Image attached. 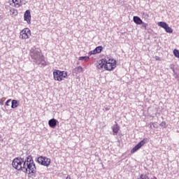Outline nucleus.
<instances>
[{"label": "nucleus", "instance_id": "9b49d317", "mask_svg": "<svg viewBox=\"0 0 179 179\" xmlns=\"http://www.w3.org/2000/svg\"><path fill=\"white\" fill-rule=\"evenodd\" d=\"M58 122V120H55V118L50 119L48 121V125L50 127V128H55L57 127V123Z\"/></svg>", "mask_w": 179, "mask_h": 179}, {"label": "nucleus", "instance_id": "20e7f679", "mask_svg": "<svg viewBox=\"0 0 179 179\" xmlns=\"http://www.w3.org/2000/svg\"><path fill=\"white\" fill-rule=\"evenodd\" d=\"M30 37H31V31L29 28H24L20 32V38L21 40H28Z\"/></svg>", "mask_w": 179, "mask_h": 179}, {"label": "nucleus", "instance_id": "2eb2a0df", "mask_svg": "<svg viewBox=\"0 0 179 179\" xmlns=\"http://www.w3.org/2000/svg\"><path fill=\"white\" fill-rule=\"evenodd\" d=\"M41 65L42 66H47V62L44 59V55H41L40 57Z\"/></svg>", "mask_w": 179, "mask_h": 179}, {"label": "nucleus", "instance_id": "dca6fc26", "mask_svg": "<svg viewBox=\"0 0 179 179\" xmlns=\"http://www.w3.org/2000/svg\"><path fill=\"white\" fill-rule=\"evenodd\" d=\"M40 52H36L35 53H34L33 55H31V57L34 59H38V57H40Z\"/></svg>", "mask_w": 179, "mask_h": 179}, {"label": "nucleus", "instance_id": "bb28decb", "mask_svg": "<svg viewBox=\"0 0 179 179\" xmlns=\"http://www.w3.org/2000/svg\"><path fill=\"white\" fill-rule=\"evenodd\" d=\"M106 110H108V108H106Z\"/></svg>", "mask_w": 179, "mask_h": 179}, {"label": "nucleus", "instance_id": "7ed1b4c3", "mask_svg": "<svg viewBox=\"0 0 179 179\" xmlns=\"http://www.w3.org/2000/svg\"><path fill=\"white\" fill-rule=\"evenodd\" d=\"M66 78H68V73L66 71H62L55 70L53 71V79L57 82H62Z\"/></svg>", "mask_w": 179, "mask_h": 179}, {"label": "nucleus", "instance_id": "412c9836", "mask_svg": "<svg viewBox=\"0 0 179 179\" xmlns=\"http://www.w3.org/2000/svg\"><path fill=\"white\" fill-rule=\"evenodd\" d=\"M160 127H162L163 128H167V123L166 122H162L161 124H159Z\"/></svg>", "mask_w": 179, "mask_h": 179}, {"label": "nucleus", "instance_id": "f8f14e48", "mask_svg": "<svg viewBox=\"0 0 179 179\" xmlns=\"http://www.w3.org/2000/svg\"><path fill=\"white\" fill-rule=\"evenodd\" d=\"M82 72H83V68H82V66H78L76 67L73 70V73L74 75H78L79 73H82Z\"/></svg>", "mask_w": 179, "mask_h": 179}, {"label": "nucleus", "instance_id": "b1692460", "mask_svg": "<svg viewBox=\"0 0 179 179\" xmlns=\"http://www.w3.org/2000/svg\"><path fill=\"white\" fill-rule=\"evenodd\" d=\"M11 100L8 99L6 102V106H9V103H10Z\"/></svg>", "mask_w": 179, "mask_h": 179}, {"label": "nucleus", "instance_id": "6e6552de", "mask_svg": "<svg viewBox=\"0 0 179 179\" xmlns=\"http://www.w3.org/2000/svg\"><path fill=\"white\" fill-rule=\"evenodd\" d=\"M8 3L13 8H20L22 6V0H8Z\"/></svg>", "mask_w": 179, "mask_h": 179}, {"label": "nucleus", "instance_id": "0eeeda50", "mask_svg": "<svg viewBox=\"0 0 179 179\" xmlns=\"http://www.w3.org/2000/svg\"><path fill=\"white\" fill-rule=\"evenodd\" d=\"M158 26L162 29H164L166 33H173V29H171V27H170L165 22H158Z\"/></svg>", "mask_w": 179, "mask_h": 179}, {"label": "nucleus", "instance_id": "1a4fd4ad", "mask_svg": "<svg viewBox=\"0 0 179 179\" xmlns=\"http://www.w3.org/2000/svg\"><path fill=\"white\" fill-rule=\"evenodd\" d=\"M24 20L27 22L28 24L31 23V14L29 10H27L24 14Z\"/></svg>", "mask_w": 179, "mask_h": 179}, {"label": "nucleus", "instance_id": "9d476101", "mask_svg": "<svg viewBox=\"0 0 179 179\" xmlns=\"http://www.w3.org/2000/svg\"><path fill=\"white\" fill-rule=\"evenodd\" d=\"M103 51V46H98L94 50L89 52L90 55H96V54H100Z\"/></svg>", "mask_w": 179, "mask_h": 179}, {"label": "nucleus", "instance_id": "f03ea898", "mask_svg": "<svg viewBox=\"0 0 179 179\" xmlns=\"http://www.w3.org/2000/svg\"><path fill=\"white\" fill-rule=\"evenodd\" d=\"M96 67L99 71L105 69V71L111 72V71H114L117 68V60L113 58L105 57L96 62Z\"/></svg>", "mask_w": 179, "mask_h": 179}, {"label": "nucleus", "instance_id": "4468645a", "mask_svg": "<svg viewBox=\"0 0 179 179\" xmlns=\"http://www.w3.org/2000/svg\"><path fill=\"white\" fill-rule=\"evenodd\" d=\"M133 21L134 22V23L136 24H142L143 22L142 20L141 19V17H139L138 16H134L133 17Z\"/></svg>", "mask_w": 179, "mask_h": 179}, {"label": "nucleus", "instance_id": "a878e982", "mask_svg": "<svg viewBox=\"0 0 179 179\" xmlns=\"http://www.w3.org/2000/svg\"><path fill=\"white\" fill-rule=\"evenodd\" d=\"M2 139V136H0V141Z\"/></svg>", "mask_w": 179, "mask_h": 179}, {"label": "nucleus", "instance_id": "aec40b11", "mask_svg": "<svg viewBox=\"0 0 179 179\" xmlns=\"http://www.w3.org/2000/svg\"><path fill=\"white\" fill-rule=\"evenodd\" d=\"M173 55L174 56L176 57V58H178L179 59V50H177V49H175L173 50Z\"/></svg>", "mask_w": 179, "mask_h": 179}, {"label": "nucleus", "instance_id": "a211bd4d", "mask_svg": "<svg viewBox=\"0 0 179 179\" xmlns=\"http://www.w3.org/2000/svg\"><path fill=\"white\" fill-rule=\"evenodd\" d=\"M79 61H85V62H87V61H89V57L87 56H84V57H79Z\"/></svg>", "mask_w": 179, "mask_h": 179}, {"label": "nucleus", "instance_id": "f3484780", "mask_svg": "<svg viewBox=\"0 0 179 179\" xmlns=\"http://www.w3.org/2000/svg\"><path fill=\"white\" fill-rule=\"evenodd\" d=\"M18 104H17V101L13 99L12 101V105H11V108H16L17 107Z\"/></svg>", "mask_w": 179, "mask_h": 179}, {"label": "nucleus", "instance_id": "ddd939ff", "mask_svg": "<svg viewBox=\"0 0 179 179\" xmlns=\"http://www.w3.org/2000/svg\"><path fill=\"white\" fill-rule=\"evenodd\" d=\"M112 131L113 132V135H117L118 132H120V126H118V124H115L112 127Z\"/></svg>", "mask_w": 179, "mask_h": 179}, {"label": "nucleus", "instance_id": "f257e3e1", "mask_svg": "<svg viewBox=\"0 0 179 179\" xmlns=\"http://www.w3.org/2000/svg\"><path fill=\"white\" fill-rule=\"evenodd\" d=\"M12 165L15 170H22L24 173L29 174H36L37 171L31 155H29L25 161L22 158L17 157L13 159Z\"/></svg>", "mask_w": 179, "mask_h": 179}, {"label": "nucleus", "instance_id": "39448f33", "mask_svg": "<svg viewBox=\"0 0 179 179\" xmlns=\"http://www.w3.org/2000/svg\"><path fill=\"white\" fill-rule=\"evenodd\" d=\"M37 162L41 166H44L45 167H49L50 164H51V159L48 158L47 157L41 156L38 157Z\"/></svg>", "mask_w": 179, "mask_h": 179}, {"label": "nucleus", "instance_id": "6ab92c4d", "mask_svg": "<svg viewBox=\"0 0 179 179\" xmlns=\"http://www.w3.org/2000/svg\"><path fill=\"white\" fill-rule=\"evenodd\" d=\"M10 12L13 16H16V15H17V10H15V8L10 9Z\"/></svg>", "mask_w": 179, "mask_h": 179}, {"label": "nucleus", "instance_id": "5701e85b", "mask_svg": "<svg viewBox=\"0 0 179 179\" xmlns=\"http://www.w3.org/2000/svg\"><path fill=\"white\" fill-rule=\"evenodd\" d=\"M156 61H162V59L159 56H155Z\"/></svg>", "mask_w": 179, "mask_h": 179}, {"label": "nucleus", "instance_id": "4be33fe9", "mask_svg": "<svg viewBox=\"0 0 179 179\" xmlns=\"http://www.w3.org/2000/svg\"><path fill=\"white\" fill-rule=\"evenodd\" d=\"M141 24H142L143 29H144L145 30H146V29H148V24L143 22V23H141Z\"/></svg>", "mask_w": 179, "mask_h": 179}, {"label": "nucleus", "instance_id": "423d86ee", "mask_svg": "<svg viewBox=\"0 0 179 179\" xmlns=\"http://www.w3.org/2000/svg\"><path fill=\"white\" fill-rule=\"evenodd\" d=\"M148 143V138H143L141 141H140L136 146H134L131 150V153H135V152H137V150H139L145 145V143Z\"/></svg>", "mask_w": 179, "mask_h": 179}, {"label": "nucleus", "instance_id": "393cba45", "mask_svg": "<svg viewBox=\"0 0 179 179\" xmlns=\"http://www.w3.org/2000/svg\"><path fill=\"white\" fill-rule=\"evenodd\" d=\"M66 179H71V176L69 175L67 176Z\"/></svg>", "mask_w": 179, "mask_h": 179}]
</instances>
